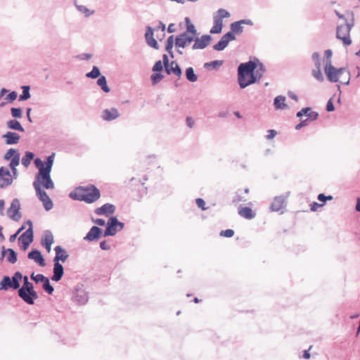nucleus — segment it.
Masks as SVG:
<instances>
[{
	"mask_svg": "<svg viewBox=\"0 0 360 360\" xmlns=\"http://www.w3.org/2000/svg\"><path fill=\"white\" fill-rule=\"evenodd\" d=\"M264 72V69L261 64L258 65L252 61L241 63L238 67V78L240 86L243 89L255 82L257 79L262 77Z\"/></svg>",
	"mask_w": 360,
	"mask_h": 360,
	"instance_id": "1",
	"label": "nucleus"
},
{
	"mask_svg": "<svg viewBox=\"0 0 360 360\" xmlns=\"http://www.w3.org/2000/svg\"><path fill=\"white\" fill-rule=\"evenodd\" d=\"M70 195L72 199L91 203L96 201L101 195L99 190L96 186L89 185L76 188Z\"/></svg>",
	"mask_w": 360,
	"mask_h": 360,
	"instance_id": "2",
	"label": "nucleus"
},
{
	"mask_svg": "<svg viewBox=\"0 0 360 360\" xmlns=\"http://www.w3.org/2000/svg\"><path fill=\"white\" fill-rule=\"evenodd\" d=\"M324 71L328 79L331 82H340L344 84H348L349 82V73L346 68H336L329 62L326 65Z\"/></svg>",
	"mask_w": 360,
	"mask_h": 360,
	"instance_id": "3",
	"label": "nucleus"
},
{
	"mask_svg": "<svg viewBox=\"0 0 360 360\" xmlns=\"http://www.w3.org/2000/svg\"><path fill=\"white\" fill-rule=\"evenodd\" d=\"M24 284L18 290V295L24 302L29 304H33L34 300L38 298V295L34 290L32 283L29 282L27 276L23 278Z\"/></svg>",
	"mask_w": 360,
	"mask_h": 360,
	"instance_id": "4",
	"label": "nucleus"
},
{
	"mask_svg": "<svg viewBox=\"0 0 360 360\" xmlns=\"http://www.w3.org/2000/svg\"><path fill=\"white\" fill-rule=\"evenodd\" d=\"M39 172L36 176L33 186L35 190L39 191L42 188L46 189H52L54 187V184L52 181L50 172L39 169Z\"/></svg>",
	"mask_w": 360,
	"mask_h": 360,
	"instance_id": "5",
	"label": "nucleus"
},
{
	"mask_svg": "<svg viewBox=\"0 0 360 360\" xmlns=\"http://www.w3.org/2000/svg\"><path fill=\"white\" fill-rule=\"evenodd\" d=\"M22 276L20 272H15L11 278L9 276H4L0 282V290H6L8 288L18 289L20 287V281Z\"/></svg>",
	"mask_w": 360,
	"mask_h": 360,
	"instance_id": "6",
	"label": "nucleus"
},
{
	"mask_svg": "<svg viewBox=\"0 0 360 360\" xmlns=\"http://www.w3.org/2000/svg\"><path fill=\"white\" fill-rule=\"evenodd\" d=\"M25 226H28L27 231L23 233L19 238V241L21 243V248L25 251L30 243L33 241V227L32 223L30 220H28L25 223Z\"/></svg>",
	"mask_w": 360,
	"mask_h": 360,
	"instance_id": "7",
	"label": "nucleus"
},
{
	"mask_svg": "<svg viewBox=\"0 0 360 360\" xmlns=\"http://www.w3.org/2000/svg\"><path fill=\"white\" fill-rule=\"evenodd\" d=\"M350 30L351 27L349 24L340 25L337 27L336 37L341 40L342 44L346 46L352 44Z\"/></svg>",
	"mask_w": 360,
	"mask_h": 360,
	"instance_id": "8",
	"label": "nucleus"
},
{
	"mask_svg": "<svg viewBox=\"0 0 360 360\" xmlns=\"http://www.w3.org/2000/svg\"><path fill=\"white\" fill-rule=\"evenodd\" d=\"M20 202L18 199H14L10 207L7 211L8 217L14 221H19L21 218V214L20 212Z\"/></svg>",
	"mask_w": 360,
	"mask_h": 360,
	"instance_id": "9",
	"label": "nucleus"
},
{
	"mask_svg": "<svg viewBox=\"0 0 360 360\" xmlns=\"http://www.w3.org/2000/svg\"><path fill=\"white\" fill-rule=\"evenodd\" d=\"M13 180V176L7 168L0 167V188L10 186Z\"/></svg>",
	"mask_w": 360,
	"mask_h": 360,
	"instance_id": "10",
	"label": "nucleus"
},
{
	"mask_svg": "<svg viewBox=\"0 0 360 360\" xmlns=\"http://www.w3.org/2000/svg\"><path fill=\"white\" fill-rule=\"evenodd\" d=\"M235 37L232 32H229L225 34L219 40V41L214 46V49L217 51H221L225 49L230 41L234 40Z\"/></svg>",
	"mask_w": 360,
	"mask_h": 360,
	"instance_id": "11",
	"label": "nucleus"
},
{
	"mask_svg": "<svg viewBox=\"0 0 360 360\" xmlns=\"http://www.w3.org/2000/svg\"><path fill=\"white\" fill-rule=\"evenodd\" d=\"M34 163L39 169L51 172V167L53 163V155H50L46 162L44 164L39 158H37L34 160Z\"/></svg>",
	"mask_w": 360,
	"mask_h": 360,
	"instance_id": "12",
	"label": "nucleus"
},
{
	"mask_svg": "<svg viewBox=\"0 0 360 360\" xmlns=\"http://www.w3.org/2000/svg\"><path fill=\"white\" fill-rule=\"evenodd\" d=\"M37 196L39 200L43 202L44 207L46 210H50L53 207V202L49 195L46 194L45 191H43L41 189L35 190Z\"/></svg>",
	"mask_w": 360,
	"mask_h": 360,
	"instance_id": "13",
	"label": "nucleus"
},
{
	"mask_svg": "<svg viewBox=\"0 0 360 360\" xmlns=\"http://www.w3.org/2000/svg\"><path fill=\"white\" fill-rule=\"evenodd\" d=\"M192 36H190L188 33H183L176 39V46L178 47L184 48L189 45L193 40Z\"/></svg>",
	"mask_w": 360,
	"mask_h": 360,
	"instance_id": "14",
	"label": "nucleus"
},
{
	"mask_svg": "<svg viewBox=\"0 0 360 360\" xmlns=\"http://www.w3.org/2000/svg\"><path fill=\"white\" fill-rule=\"evenodd\" d=\"M211 37L208 35L202 36L201 38H198L195 40L193 46V49H202L205 48L210 44Z\"/></svg>",
	"mask_w": 360,
	"mask_h": 360,
	"instance_id": "15",
	"label": "nucleus"
},
{
	"mask_svg": "<svg viewBox=\"0 0 360 360\" xmlns=\"http://www.w3.org/2000/svg\"><path fill=\"white\" fill-rule=\"evenodd\" d=\"M165 70L168 75H174L177 78H180L181 76V70L179 65L175 62L172 61L170 64L166 67Z\"/></svg>",
	"mask_w": 360,
	"mask_h": 360,
	"instance_id": "16",
	"label": "nucleus"
},
{
	"mask_svg": "<svg viewBox=\"0 0 360 360\" xmlns=\"http://www.w3.org/2000/svg\"><path fill=\"white\" fill-rule=\"evenodd\" d=\"M28 258L33 259L35 262L39 264L41 266L46 265L45 260L42 257L41 252L38 250H32L28 253Z\"/></svg>",
	"mask_w": 360,
	"mask_h": 360,
	"instance_id": "17",
	"label": "nucleus"
},
{
	"mask_svg": "<svg viewBox=\"0 0 360 360\" xmlns=\"http://www.w3.org/2000/svg\"><path fill=\"white\" fill-rule=\"evenodd\" d=\"M56 256L54 258V262H59V261H62L63 262H65L68 257V254L67 252L60 246H56L55 248Z\"/></svg>",
	"mask_w": 360,
	"mask_h": 360,
	"instance_id": "18",
	"label": "nucleus"
},
{
	"mask_svg": "<svg viewBox=\"0 0 360 360\" xmlns=\"http://www.w3.org/2000/svg\"><path fill=\"white\" fill-rule=\"evenodd\" d=\"M303 115L308 117L311 120H316L319 114L316 112L312 111L310 108H304L297 113V117H302Z\"/></svg>",
	"mask_w": 360,
	"mask_h": 360,
	"instance_id": "19",
	"label": "nucleus"
},
{
	"mask_svg": "<svg viewBox=\"0 0 360 360\" xmlns=\"http://www.w3.org/2000/svg\"><path fill=\"white\" fill-rule=\"evenodd\" d=\"M3 138L5 139L6 143L10 145L18 143L20 136L17 133L8 131L3 135Z\"/></svg>",
	"mask_w": 360,
	"mask_h": 360,
	"instance_id": "20",
	"label": "nucleus"
},
{
	"mask_svg": "<svg viewBox=\"0 0 360 360\" xmlns=\"http://www.w3.org/2000/svg\"><path fill=\"white\" fill-rule=\"evenodd\" d=\"M2 257H6V260L11 264H15L17 262V254L13 249L5 250L3 247Z\"/></svg>",
	"mask_w": 360,
	"mask_h": 360,
	"instance_id": "21",
	"label": "nucleus"
},
{
	"mask_svg": "<svg viewBox=\"0 0 360 360\" xmlns=\"http://www.w3.org/2000/svg\"><path fill=\"white\" fill-rule=\"evenodd\" d=\"M285 199L283 196H277L274 198L271 205V209L272 211H279L281 210L285 205Z\"/></svg>",
	"mask_w": 360,
	"mask_h": 360,
	"instance_id": "22",
	"label": "nucleus"
},
{
	"mask_svg": "<svg viewBox=\"0 0 360 360\" xmlns=\"http://www.w3.org/2000/svg\"><path fill=\"white\" fill-rule=\"evenodd\" d=\"M63 275V266L57 262H54L53 266V275L51 279L54 281H58L61 279Z\"/></svg>",
	"mask_w": 360,
	"mask_h": 360,
	"instance_id": "23",
	"label": "nucleus"
},
{
	"mask_svg": "<svg viewBox=\"0 0 360 360\" xmlns=\"http://www.w3.org/2000/svg\"><path fill=\"white\" fill-rule=\"evenodd\" d=\"M145 37L146 41L150 46L156 49H158V43L153 38V30L151 27H148Z\"/></svg>",
	"mask_w": 360,
	"mask_h": 360,
	"instance_id": "24",
	"label": "nucleus"
},
{
	"mask_svg": "<svg viewBox=\"0 0 360 360\" xmlns=\"http://www.w3.org/2000/svg\"><path fill=\"white\" fill-rule=\"evenodd\" d=\"M101 233V229L97 226H93L87 235L84 237V239L89 241H93L98 239Z\"/></svg>",
	"mask_w": 360,
	"mask_h": 360,
	"instance_id": "25",
	"label": "nucleus"
},
{
	"mask_svg": "<svg viewBox=\"0 0 360 360\" xmlns=\"http://www.w3.org/2000/svg\"><path fill=\"white\" fill-rule=\"evenodd\" d=\"M223 27V20L220 18H216L214 16V25L212 27L210 32L212 34H219L221 32Z\"/></svg>",
	"mask_w": 360,
	"mask_h": 360,
	"instance_id": "26",
	"label": "nucleus"
},
{
	"mask_svg": "<svg viewBox=\"0 0 360 360\" xmlns=\"http://www.w3.org/2000/svg\"><path fill=\"white\" fill-rule=\"evenodd\" d=\"M238 214L242 217L248 219L254 218L255 214L252 210L248 207H242L238 210Z\"/></svg>",
	"mask_w": 360,
	"mask_h": 360,
	"instance_id": "27",
	"label": "nucleus"
},
{
	"mask_svg": "<svg viewBox=\"0 0 360 360\" xmlns=\"http://www.w3.org/2000/svg\"><path fill=\"white\" fill-rule=\"evenodd\" d=\"M112 212V205L110 204H105L101 207H98L96 210L97 214H106Z\"/></svg>",
	"mask_w": 360,
	"mask_h": 360,
	"instance_id": "28",
	"label": "nucleus"
},
{
	"mask_svg": "<svg viewBox=\"0 0 360 360\" xmlns=\"http://www.w3.org/2000/svg\"><path fill=\"white\" fill-rule=\"evenodd\" d=\"M185 21L186 22V32L185 33H188L194 38L196 35V30L194 25L191 23L188 18H186Z\"/></svg>",
	"mask_w": 360,
	"mask_h": 360,
	"instance_id": "29",
	"label": "nucleus"
},
{
	"mask_svg": "<svg viewBox=\"0 0 360 360\" xmlns=\"http://www.w3.org/2000/svg\"><path fill=\"white\" fill-rule=\"evenodd\" d=\"M274 105L276 109H283L286 107L285 97L278 96L274 99Z\"/></svg>",
	"mask_w": 360,
	"mask_h": 360,
	"instance_id": "30",
	"label": "nucleus"
},
{
	"mask_svg": "<svg viewBox=\"0 0 360 360\" xmlns=\"http://www.w3.org/2000/svg\"><path fill=\"white\" fill-rule=\"evenodd\" d=\"M20 163V153L18 155H15L11 160L10 163V167L13 171V176L15 177L17 176V170L16 167Z\"/></svg>",
	"mask_w": 360,
	"mask_h": 360,
	"instance_id": "31",
	"label": "nucleus"
},
{
	"mask_svg": "<svg viewBox=\"0 0 360 360\" xmlns=\"http://www.w3.org/2000/svg\"><path fill=\"white\" fill-rule=\"evenodd\" d=\"M34 158V154L32 152H26L25 156L22 158V164L26 168L29 167L31 163V161Z\"/></svg>",
	"mask_w": 360,
	"mask_h": 360,
	"instance_id": "32",
	"label": "nucleus"
},
{
	"mask_svg": "<svg viewBox=\"0 0 360 360\" xmlns=\"http://www.w3.org/2000/svg\"><path fill=\"white\" fill-rule=\"evenodd\" d=\"M7 126L8 128L12 129L18 130L20 131H24V129L21 126L20 123L18 120H10L9 122H8Z\"/></svg>",
	"mask_w": 360,
	"mask_h": 360,
	"instance_id": "33",
	"label": "nucleus"
},
{
	"mask_svg": "<svg viewBox=\"0 0 360 360\" xmlns=\"http://www.w3.org/2000/svg\"><path fill=\"white\" fill-rule=\"evenodd\" d=\"M97 84L99 85L101 89L106 93H108L110 91V88L107 85L106 79L104 76H101L98 78L97 80Z\"/></svg>",
	"mask_w": 360,
	"mask_h": 360,
	"instance_id": "34",
	"label": "nucleus"
},
{
	"mask_svg": "<svg viewBox=\"0 0 360 360\" xmlns=\"http://www.w3.org/2000/svg\"><path fill=\"white\" fill-rule=\"evenodd\" d=\"M186 76L188 81L195 82L198 79L197 75L194 73L193 68H188L186 70Z\"/></svg>",
	"mask_w": 360,
	"mask_h": 360,
	"instance_id": "35",
	"label": "nucleus"
},
{
	"mask_svg": "<svg viewBox=\"0 0 360 360\" xmlns=\"http://www.w3.org/2000/svg\"><path fill=\"white\" fill-rule=\"evenodd\" d=\"M174 45V37L170 36L167 40L166 42V50L168 51V53L170 54L172 57H174L172 49Z\"/></svg>",
	"mask_w": 360,
	"mask_h": 360,
	"instance_id": "36",
	"label": "nucleus"
},
{
	"mask_svg": "<svg viewBox=\"0 0 360 360\" xmlns=\"http://www.w3.org/2000/svg\"><path fill=\"white\" fill-rule=\"evenodd\" d=\"M22 94L20 96L19 100L20 101H25L30 97V86H23L22 87Z\"/></svg>",
	"mask_w": 360,
	"mask_h": 360,
	"instance_id": "37",
	"label": "nucleus"
},
{
	"mask_svg": "<svg viewBox=\"0 0 360 360\" xmlns=\"http://www.w3.org/2000/svg\"><path fill=\"white\" fill-rule=\"evenodd\" d=\"M241 23H244L243 20L236 22L231 24V30L236 33H241L243 32V27Z\"/></svg>",
	"mask_w": 360,
	"mask_h": 360,
	"instance_id": "38",
	"label": "nucleus"
},
{
	"mask_svg": "<svg viewBox=\"0 0 360 360\" xmlns=\"http://www.w3.org/2000/svg\"><path fill=\"white\" fill-rule=\"evenodd\" d=\"M53 243V237L51 234H46L41 240V245H51Z\"/></svg>",
	"mask_w": 360,
	"mask_h": 360,
	"instance_id": "39",
	"label": "nucleus"
},
{
	"mask_svg": "<svg viewBox=\"0 0 360 360\" xmlns=\"http://www.w3.org/2000/svg\"><path fill=\"white\" fill-rule=\"evenodd\" d=\"M112 235V217H110L107 222V228L104 233V236Z\"/></svg>",
	"mask_w": 360,
	"mask_h": 360,
	"instance_id": "40",
	"label": "nucleus"
},
{
	"mask_svg": "<svg viewBox=\"0 0 360 360\" xmlns=\"http://www.w3.org/2000/svg\"><path fill=\"white\" fill-rule=\"evenodd\" d=\"M19 153L17 150L11 148L7 150V152L4 155V159L6 160H9L10 159H12L15 155H18Z\"/></svg>",
	"mask_w": 360,
	"mask_h": 360,
	"instance_id": "41",
	"label": "nucleus"
},
{
	"mask_svg": "<svg viewBox=\"0 0 360 360\" xmlns=\"http://www.w3.org/2000/svg\"><path fill=\"white\" fill-rule=\"evenodd\" d=\"M31 278L36 283H44L47 280V278L45 277L43 274H37L35 275L34 273H32L31 275Z\"/></svg>",
	"mask_w": 360,
	"mask_h": 360,
	"instance_id": "42",
	"label": "nucleus"
},
{
	"mask_svg": "<svg viewBox=\"0 0 360 360\" xmlns=\"http://www.w3.org/2000/svg\"><path fill=\"white\" fill-rule=\"evenodd\" d=\"M100 75V70L96 66H94L92 70L86 75V77L97 78Z\"/></svg>",
	"mask_w": 360,
	"mask_h": 360,
	"instance_id": "43",
	"label": "nucleus"
},
{
	"mask_svg": "<svg viewBox=\"0 0 360 360\" xmlns=\"http://www.w3.org/2000/svg\"><path fill=\"white\" fill-rule=\"evenodd\" d=\"M216 18H220L221 20H223V18H229L230 16V14L228 11L223 8H220L217 11V14L214 15Z\"/></svg>",
	"mask_w": 360,
	"mask_h": 360,
	"instance_id": "44",
	"label": "nucleus"
},
{
	"mask_svg": "<svg viewBox=\"0 0 360 360\" xmlns=\"http://www.w3.org/2000/svg\"><path fill=\"white\" fill-rule=\"evenodd\" d=\"M43 288L49 294L51 295L53 293V288L52 285H51L49 278H47V280L43 283Z\"/></svg>",
	"mask_w": 360,
	"mask_h": 360,
	"instance_id": "45",
	"label": "nucleus"
},
{
	"mask_svg": "<svg viewBox=\"0 0 360 360\" xmlns=\"http://www.w3.org/2000/svg\"><path fill=\"white\" fill-rule=\"evenodd\" d=\"M312 75L317 80L320 82L323 80V77L321 71V67L316 68V70H313Z\"/></svg>",
	"mask_w": 360,
	"mask_h": 360,
	"instance_id": "46",
	"label": "nucleus"
},
{
	"mask_svg": "<svg viewBox=\"0 0 360 360\" xmlns=\"http://www.w3.org/2000/svg\"><path fill=\"white\" fill-rule=\"evenodd\" d=\"M162 78L163 76L161 73H155L151 75V80L153 84L158 83Z\"/></svg>",
	"mask_w": 360,
	"mask_h": 360,
	"instance_id": "47",
	"label": "nucleus"
},
{
	"mask_svg": "<svg viewBox=\"0 0 360 360\" xmlns=\"http://www.w3.org/2000/svg\"><path fill=\"white\" fill-rule=\"evenodd\" d=\"M234 235V231L232 229H226L220 232V236L226 238H231Z\"/></svg>",
	"mask_w": 360,
	"mask_h": 360,
	"instance_id": "48",
	"label": "nucleus"
},
{
	"mask_svg": "<svg viewBox=\"0 0 360 360\" xmlns=\"http://www.w3.org/2000/svg\"><path fill=\"white\" fill-rule=\"evenodd\" d=\"M312 60L314 62L316 68L321 67V58L318 53H314L312 55Z\"/></svg>",
	"mask_w": 360,
	"mask_h": 360,
	"instance_id": "49",
	"label": "nucleus"
},
{
	"mask_svg": "<svg viewBox=\"0 0 360 360\" xmlns=\"http://www.w3.org/2000/svg\"><path fill=\"white\" fill-rule=\"evenodd\" d=\"M123 227L124 224L122 222L118 221L117 219L114 217V233L117 231H121Z\"/></svg>",
	"mask_w": 360,
	"mask_h": 360,
	"instance_id": "50",
	"label": "nucleus"
},
{
	"mask_svg": "<svg viewBox=\"0 0 360 360\" xmlns=\"http://www.w3.org/2000/svg\"><path fill=\"white\" fill-rule=\"evenodd\" d=\"M101 117L103 120L110 121L112 118V115L110 110H105L103 112Z\"/></svg>",
	"mask_w": 360,
	"mask_h": 360,
	"instance_id": "51",
	"label": "nucleus"
},
{
	"mask_svg": "<svg viewBox=\"0 0 360 360\" xmlns=\"http://www.w3.org/2000/svg\"><path fill=\"white\" fill-rule=\"evenodd\" d=\"M11 114L14 117H21L22 116V110L20 108H11Z\"/></svg>",
	"mask_w": 360,
	"mask_h": 360,
	"instance_id": "52",
	"label": "nucleus"
},
{
	"mask_svg": "<svg viewBox=\"0 0 360 360\" xmlns=\"http://www.w3.org/2000/svg\"><path fill=\"white\" fill-rule=\"evenodd\" d=\"M162 69H163V65H162V63L161 60L157 61L153 68V70L154 72H160L162 70Z\"/></svg>",
	"mask_w": 360,
	"mask_h": 360,
	"instance_id": "53",
	"label": "nucleus"
},
{
	"mask_svg": "<svg viewBox=\"0 0 360 360\" xmlns=\"http://www.w3.org/2000/svg\"><path fill=\"white\" fill-rule=\"evenodd\" d=\"M333 197L331 195L326 196L324 194L321 193L318 195V200L322 202V204H325L326 200H332Z\"/></svg>",
	"mask_w": 360,
	"mask_h": 360,
	"instance_id": "54",
	"label": "nucleus"
},
{
	"mask_svg": "<svg viewBox=\"0 0 360 360\" xmlns=\"http://www.w3.org/2000/svg\"><path fill=\"white\" fill-rule=\"evenodd\" d=\"M223 63V62L221 60H214V61H212L210 63H206L205 65V67H208V66H212L213 68H217V67H219L220 65H221Z\"/></svg>",
	"mask_w": 360,
	"mask_h": 360,
	"instance_id": "55",
	"label": "nucleus"
},
{
	"mask_svg": "<svg viewBox=\"0 0 360 360\" xmlns=\"http://www.w3.org/2000/svg\"><path fill=\"white\" fill-rule=\"evenodd\" d=\"M196 204L198 207L201 208L202 210H205L207 208L205 207V202L202 198L196 199Z\"/></svg>",
	"mask_w": 360,
	"mask_h": 360,
	"instance_id": "56",
	"label": "nucleus"
},
{
	"mask_svg": "<svg viewBox=\"0 0 360 360\" xmlns=\"http://www.w3.org/2000/svg\"><path fill=\"white\" fill-rule=\"evenodd\" d=\"M276 131L274 129H269L267 131V134L266 136L267 139H272L276 135Z\"/></svg>",
	"mask_w": 360,
	"mask_h": 360,
	"instance_id": "57",
	"label": "nucleus"
},
{
	"mask_svg": "<svg viewBox=\"0 0 360 360\" xmlns=\"http://www.w3.org/2000/svg\"><path fill=\"white\" fill-rule=\"evenodd\" d=\"M77 8L79 11L82 12L85 14L86 16H89L90 15V12L88 8H86L84 6H77Z\"/></svg>",
	"mask_w": 360,
	"mask_h": 360,
	"instance_id": "58",
	"label": "nucleus"
},
{
	"mask_svg": "<svg viewBox=\"0 0 360 360\" xmlns=\"http://www.w3.org/2000/svg\"><path fill=\"white\" fill-rule=\"evenodd\" d=\"M17 93L15 91H12L6 96V98L10 100L12 102L17 98Z\"/></svg>",
	"mask_w": 360,
	"mask_h": 360,
	"instance_id": "59",
	"label": "nucleus"
},
{
	"mask_svg": "<svg viewBox=\"0 0 360 360\" xmlns=\"http://www.w3.org/2000/svg\"><path fill=\"white\" fill-rule=\"evenodd\" d=\"M26 229L25 225H22V227H20V228L19 229V230L17 231V233H15L14 235H13V236H11V238H10V240H11V241H13V240L15 239L16 236H18V234H19V233H20L22 230H24V229Z\"/></svg>",
	"mask_w": 360,
	"mask_h": 360,
	"instance_id": "60",
	"label": "nucleus"
},
{
	"mask_svg": "<svg viewBox=\"0 0 360 360\" xmlns=\"http://www.w3.org/2000/svg\"><path fill=\"white\" fill-rule=\"evenodd\" d=\"M326 110L328 111V112H332L334 110V105H333V103L331 99H330L328 103H327V105H326Z\"/></svg>",
	"mask_w": 360,
	"mask_h": 360,
	"instance_id": "61",
	"label": "nucleus"
},
{
	"mask_svg": "<svg viewBox=\"0 0 360 360\" xmlns=\"http://www.w3.org/2000/svg\"><path fill=\"white\" fill-rule=\"evenodd\" d=\"M323 204H319L317 202H314L312 204H311V211H316L317 209L320 207H322Z\"/></svg>",
	"mask_w": 360,
	"mask_h": 360,
	"instance_id": "62",
	"label": "nucleus"
},
{
	"mask_svg": "<svg viewBox=\"0 0 360 360\" xmlns=\"http://www.w3.org/2000/svg\"><path fill=\"white\" fill-rule=\"evenodd\" d=\"M100 247L101 249L105 250L110 249V245L109 244H108L105 241H102L100 243Z\"/></svg>",
	"mask_w": 360,
	"mask_h": 360,
	"instance_id": "63",
	"label": "nucleus"
},
{
	"mask_svg": "<svg viewBox=\"0 0 360 360\" xmlns=\"http://www.w3.org/2000/svg\"><path fill=\"white\" fill-rule=\"evenodd\" d=\"M163 65L165 68L168 66L170 63H169V59L166 54H164L162 56Z\"/></svg>",
	"mask_w": 360,
	"mask_h": 360,
	"instance_id": "64",
	"label": "nucleus"
}]
</instances>
